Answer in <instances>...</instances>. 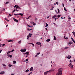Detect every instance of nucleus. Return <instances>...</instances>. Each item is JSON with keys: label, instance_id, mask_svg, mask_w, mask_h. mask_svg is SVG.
<instances>
[{"label": "nucleus", "instance_id": "680f3d73", "mask_svg": "<svg viewBox=\"0 0 75 75\" xmlns=\"http://www.w3.org/2000/svg\"><path fill=\"white\" fill-rule=\"evenodd\" d=\"M45 29L46 30H48V29H47V28H45Z\"/></svg>", "mask_w": 75, "mask_h": 75}, {"label": "nucleus", "instance_id": "0eeeda50", "mask_svg": "<svg viewBox=\"0 0 75 75\" xmlns=\"http://www.w3.org/2000/svg\"><path fill=\"white\" fill-rule=\"evenodd\" d=\"M67 58H68V59H71V55H69L68 56H67Z\"/></svg>", "mask_w": 75, "mask_h": 75}, {"label": "nucleus", "instance_id": "8fccbe9b", "mask_svg": "<svg viewBox=\"0 0 75 75\" xmlns=\"http://www.w3.org/2000/svg\"><path fill=\"white\" fill-rule=\"evenodd\" d=\"M36 25V23H33V25Z\"/></svg>", "mask_w": 75, "mask_h": 75}, {"label": "nucleus", "instance_id": "72a5a7b5", "mask_svg": "<svg viewBox=\"0 0 75 75\" xmlns=\"http://www.w3.org/2000/svg\"><path fill=\"white\" fill-rule=\"evenodd\" d=\"M52 8L50 9V10H53V9L54 8V7H52Z\"/></svg>", "mask_w": 75, "mask_h": 75}, {"label": "nucleus", "instance_id": "7ed1b4c3", "mask_svg": "<svg viewBox=\"0 0 75 75\" xmlns=\"http://www.w3.org/2000/svg\"><path fill=\"white\" fill-rule=\"evenodd\" d=\"M31 35H32V34L29 33V34L28 35L27 40H29L30 39V38H31Z\"/></svg>", "mask_w": 75, "mask_h": 75}, {"label": "nucleus", "instance_id": "2eb2a0df", "mask_svg": "<svg viewBox=\"0 0 75 75\" xmlns=\"http://www.w3.org/2000/svg\"><path fill=\"white\" fill-rule=\"evenodd\" d=\"M57 17V16L54 15V16L52 17V18H55L56 17Z\"/></svg>", "mask_w": 75, "mask_h": 75}, {"label": "nucleus", "instance_id": "473e14b6", "mask_svg": "<svg viewBox=\"0 0 75 75\" xmlns=\"http://www.w3.org/2000/svg\"><path fill=\"white\" fill-rule=\"evenodd\" d=\"M64 49H67V48H69V47H65L64 48Z\"/></svg>", "mask_w": 75, "mask_h": 75}, {"label": "nucleus", "instance_id": "20e7f679", "mask_svg": "<svg viewBox=\"0 0 75 75\" xmlns=\"http://www.w3.org/2000/svg\"><path fill=\"white\" fill-rule=\"evenodd\" d=\"M37 45H40V47H41L42 46V45H41V43L40 42H37L36 43Z\"/></svg>", "mask_w": 75, "mask_h": 75}, {"label": "nucleus", "instance_id": "39448f33", "mask_svg": "<svg viewBox=\"0 0 75 75\" xmlns=\"http://www.w3.org/2000/svg\"><path fill=\"white\" fill-rule=\"evenodd\" d=\"M69 67H70V68H73V65H72V64L71 63H70L69 65Z\"/></svg>", "mask_w": 75, "mask_h": 75}, {"label": "nucleus", "instance_id": "c756f323", "mask_svg": "<svg viewBox=\"0 0 75 75\" xmlns=\"http://www.w3.org/2000/svg\"><path fill=\"white\" fill-rule=\"evenodd\" d=\"M29 71V70H28V69H27L25 71V72H28Z\"/></svg>", "mask_w": 75, "mask_h": 75}, {"label": "nucleus", "instance_id": "c03bdc74", "mask_svg": "<svg viewBox=\"0 0 75 75\" xmlns=\"http://www.w3.org/2000/svg\"><path fill=\"white\" fill-rule=\"evenodd\" d=\"M68 19L69 20H71V18L69 17V18H68Z\"/></svg>", "mask_w": 75, "mask_h": 75}, {"label": "nucleus", "instance_id": "f03ea898", "mask_svg": "<svg viewBox=\"0 0 75 75\" xmlns=\"http://www.w3.org/2000/svg\"><path fill=\"white\" fill-rule=\"evenodd\" d=\"M29 54L30 52H27L23 53L24 55H26V56H28V55H29Z\"/></svg>", "mask_w": 75, "mask_h": 75}, {"label": "nucleus", "instance_id": "69168bd1", "mask_svg": "<svg viewBox=\"0 0 75 75\" xmlns=\"http://www.w3.org/2000/svg\"><path fill=\"white\" fill-rule=\"evenodd\" d=\"M55 11L56 12V13H57V10H55Z\"/></svg>", "mask_w": 75, "mask_h": 75}, {"label": "nucleus", "instance_id": "ea45409f", "mask_svg": "<svg viewBox=\"0 0 75 75\" xmlns=\"http://www.w3.org/2000/svg\"><path fill=\"white\" fill-rule=\"evenodd\" d=\"M14 51H15L13 49L11 51V52H13Z\"/></svg>", "mask_w": 75, "mask_h": 75}, {"label": "nucleus", "instance_id": "4468645a", "mask_svg": "<svg viewBox=\"0 0 75 75\" xmlns=\"http://www.w3.org/2000/svg\"><path fill=\"white\" fill-rule=\"evenodd\" d=\"M71 39L72 40V41H73V42H74V43H75V40H74V39H73V38H71Z\"/></svg>", "mask_w": 75, "mask_h": 75}, {"label": "nucleus", "instance_id": "79ce46f5", "mask_svg": "<svg viewBox=\"0 0 75 75\" xmlns=\"http://www.w3.org/2000/svg\"><path fill=\"white\" fill-rule=\"evenodd\" d=\"M30 17H31V16H29L28 18H27V19H29V18H30Z\"/></svg>", "mask_w": 75, "mask_h": 75}, {"label": "nucleus", "instance_id": "774afa93", "mask_svg": "<svg viewBox=\"0 0 75 75\" xmlns=\"http://www.w3.org/2000/svg\"><path fill=\"white\" fill-rule=\"evenodd\" d=\"M16 11H18V10H16Z\"/></svg>", "mask_w": 75, "mask_h": 75}, {"label": "nucleus", "instance_id": "cd10ccee", "mask_svg": "<svg viewBox=\"0 0 75 75\" xmlns=\"http://www.w3.org/2000/svg\"><path fill=\"white\" fill-rule=\"evenodd\" d=\"M60 16H61V15H57V17H58V18H59V17H60Z\"/></svg>", "mask_w": 75, "mask_h": 75}, {"label": "nucleus", "instance_id": "5fc2aeb1", "mask_svg": "<svg viewBox=\"0 0 75 75\" xmlns=\"http://www.w3.org/2000/svg\"><path fill=\"white\" fill-rule=\"evenodd\" d=\"M15 10L16 9H14V10L13 11V12H14V11H16Z\"/></svg>", "mask_w": 75, "mask_h": 75}, {"label": "nucleus", "instance_id": "0e129e2a", "mask_svg": "<svg viewBox=\"0 0 75 75\" xmlns=\"http://www.w3.org/2000/svg\"><path fill=\"white\" fill-rule=\"evenodd\" d=\"M64 38H65V36H64Z\"/></svg>", "mask_w": 75, "mask_h": 75}, {"label": "nucleus", "instance_id": "f3484780", "mask_svg": "<svg viewBox=\"0 0 75 75\" xmlns=\"http://www.w3.org/2000/svg\"><path fill=\"white\" fill-rule=\"evenodd\" d=\"M21 40H20V41H18V44H21Z\"/></svg>", "mask_w": 75, "mask_h": 75}, {"label": "nucleus", "instance_id": "6e6552de", "mask_svg": "<svg viewBox=\"0 0 75 75\" xmlns=\"http://www.w3.org/2000/svg\"><path fill=\"white\" fill-rule=\"evenodd\" d=\"M13 20H14V21H15L16 22H18V20L15 19V18H13Z\"/></svg>", "mask_w": 75, "mask_h": 75}, {"label": "nucleus", "instance_id": "de8ad7c7", "mask_svg": "<svg viewBox=\"0 0 75 75\" xmlns=\"http://www.w3.org/2000/svg\"><path fill=\"white\" fill-rule=\"evenodd\" d=\"M62 5H63V7H64L65 5H64V4L63 3L62 4Z\"/></svg>", "mask_w": 75, "mask_h": 75}, {"label": "nucleus", "instance_id": "f257e3e1", "mask_svg": "<svg viewBox=\"0 0 75 75\" xmlns=\"http://www.w3.org/2000/svg\"><path fill=\"white\" fill-rule=\"evenodd\" d=\"M62 75V69L60 68L59 69V71L57 73L56 75Z\"/></svg>", "mask_w": 75, "mask_h": 75}, {"label": "nucleus", "instance_id": "09e8293b", "mask_svg": "<svg viewBox=\"0 0 75 75\" xmlns=\"http://www.w3.org/2000/svg\"><path fill=\"white\" fill-rule=\"evenodd\" d=\"M5 45V44H4L2 45V47H4Z\"/></svg>", "mask_w": 75, "mask_h": 75}, {"label": "nucleus", "instance_id": "5701e85b", "mask_svg": "<svg viewBox=\"0 0 75 75\" xmlns=\"http://www.w3.org/2000/svg\"><path fill=\"white\" fill-rule=\"evenodd\" d=\"M12 66H13V65L11 64H9V67H12Z\"/></svg>", "mask_w": 75, "mask_h": 75}, {"label": "nucleus", "instance_id": "338daca9", "mask_svg": "<svg viewBox=\"0 0 75 75\" xmlns=\"http://www.w3.org/2000/svg\"><path fill=\"white\" fill-rule=\"evenodd\" d=\"M47 18H50V17L49 16H48L47 17Z\"/></svg>", "mask_w": 75, "mask_h": 75}, {"label": "nucleus", "instance_id": "58836bf2", "mask_svg": "<svg viewBox=\"0 0 75 75\" xmlns=\"http://www.w3.org/2000/svg\"><path fill=\"white\" fill-rule=\"evenodd\" d=\"M20 51L22 52H23V50L21 49Z\"/></svg>", "mask_w": 75, "mask_h": 75}, {"label": "nucleus", "instance_id": "13d9d810", "mask_svg": "<svg viewBox=\"0 0 75 75\" xmlns=\"http://www.w3.org/2000/svg\"><path fill=\"white\" fill-rule=\"evenodd\" d=\"M28 27H31V26H30V25H28Z\"/></svg>", "mask_w": 75, "mask_h": 75}, {"label": "nucleus", "instance_id": "c85d7f7f", "mask_svg": "<svg viewBox=\"0 0 75 75\" xmlns=\"http://www.w3.org/2000/svg\"><path fill=\"white\" fill-rule=\"evenodd\" d=\"M16 8H20V9L21 8L20 7L18 6H17V7H16Z\"/></svg>", "mask_w": 75, "mask_h": 75}, {"label": "nucleus", "instance_id": "4c0bfd02", "mask_svg": "<svg viewBox=\"0 0 75 75\" xmlns=\"http://www.w3.org/2000/svg\"><path fill=\"white\" fill-rule=\"evenodd\" d=\"M57 19H58V18H54V21H56V20H57Z\"/></svg>", "mask_w": 75, "mask_h": 75}, {"label": "nucleus", "instance_id": "864d4df0", "mask_svg": "<svg viewBox=\"0 0 75 75\" xmlns=\"http://www.w3.org/2000/svg\"><path fill=\"white\" fill-rule=\"evenodd\" d=\"M69 44H71V43H70V42H69Z\"/></svg>", "mask_w": 75, "mask_h": 75}, {"label": "nucleus", "instance_id": "052dcab7", "mask_svg": "<svg viewBox=\"0 0 75 75\" xmlns=\"http://www.w3.org/2000/svg\"><path fill=\"white\" fill-rule=\"evenodd\" d=\"M8 27V25H6V27Z\"/></svg>", "mask_w": 75, "mask_h": 75}, {"label": "nucleus", "instance_id": "e2e57ef3", "mask_svg": "<svg viewBox=\"0 0 75 75\" xmlns=\"http://www.w3.org/2000/svg\"><path fill=\"white\" fill-rule=\"evenodd\" d=\"M9 16H11V14H9Z\"/></svg>", "mask_w": 75, "mask_h": 75}, {"label": "nucleus", "instance_id": "37998d69", "mask_svg": "<svg viewBox=\"0 0 75 75\" xmlns=\"http://www.w3.org/2000/svg\"><path fill=\"white\" fill-rule=\"evenodd\" d=\"M57 10H58V13H59V9L58 8Z\"/></svg>", "mask_w": 75, "mask_h": 75}, {"label": "nucleus", "instance_id": "4d7b16f0", "mask_svg": "<svg viewBox=\"0 0 75 75\" xmlns=\"http://www.w3.org/2000/svg\"><path fill=\"white\" fill-rule=\"evenodd\" d=\"M65 39H68V38H65Z\"/></svg>", "mask_w": 75, "mask_h": 75}, {"label": "nucleus", "instance_id": "bf43d9fd", "mask_svg": "<svg viewBox=\"0 0 75 75\" xmlns=\"http://www.w3.org/2000/svg\"><path fill=\"white\" fill-rule=\"evenodd\" d=\"M2 51V50H0V53H1V52Z\"/></svg>", "mask_w": 75, "mask_h": 75}, {"label": "nucleus", "instance_id": "393cba45", "mask_svg": "<svg viewBox=\"0 0 75 75\" xmlns=\"http://www.w3.org/2000/svg\"><path fill=\"white\" fill-rule=\"evenodd\" d=\"M10 52H11V51H9L8 52H7V54H8L10 53Z\"/></svg>", "mask_w": 75, "mask_h": 75}, {"label": "nucleus", "instance_id": "e433bc0d", "mask_svg": "<svg viewBox=\"0 0 75 75\" xmlns=\"http://www.w3.org/2000/svg\"><path fill=\"white\" fill-rule=\"evenodd\" d=\"M17 5H15V6H13V7L14 8H17Z\"/></svg>", "mask_w": 75, "mask_h": 75}, {"label": "nucleus", "instance_id": "603ef678", "mask_svg": "<svg viewBox=\"0 0 75 75\" xmlns=\"http://www.w3.org/2000/svg\"><path fill=\"white\" fill-rule=\"evenodd\" d=\"M8 3H9L8 2H6V4H8Z\"/></svg>", "mask_w": 75, "mask_h": 75}, {"label": "nucleus", "instance_id": "9b49d317", "mask_svg": "<svg viewBox=\"0 0 75 75\" xmlns=\"http://www.w3.org/2000/svg\"><path fill=\"white\" fill-rule=\"evenodd\" d=\"M28 44H32V45L33 46V47H34V44L33 43H28Z\"/></svg>", "mask_w": 75, "mask_h": 75}, {"label": "nucleus", "instance_id": "4be33fe9", "mask_svg": "<svg viewBox=\"0 0 75 75\" xmlns=\"http://www.w3.org/2000/svg\"><path fill=\"white\" fill-rule=\"evenodd\" d=\"M64 11H67V9H66L65 7H64Z\"/></svg>", "mask_w": 75, "mask_h": 75}, {"label": "nucleus", "instance_id": "6e6d98bb", "mask_svg": "<svg viewBox=\"0 0 75 75\" xmlns=\"http://www.w3.org/2000/svg\"><path fill=\"white\" fill-rule=\"evenodd\" d=\"M56 4H57V5H58V3L57 2H56Z\"/></svg>", "mask_w": 75, "mask_h": 75}, {"label": "nucleus", "instance_id": "b1692460", "mask_svg": "<svg viewBox=\"0 0 75 75\" xmlns=\"http://www.w3.org/2000/svg\"><path fill=\"white\" fill-rule=\"evenodd\" d=\"M2 65L4 68H5V67H6V65L5 64H2Z\"/></svg>", "mask_w": 75, "mask_h": 75}, {"label": "nucleus", "instance_id": "a211bd4d", "mask_svg": "<svg viewBox=\"0 0 75 75\" xmlns=\"http://www.w3.org/2000/svg\"><path fill=\"white\" fill-rule=\"evenodd\" d=\"M26 50H27L26 49H24L23 50V52H25Z\"/></svg>", "mask_w": 75, "mask_h": 75}, {"label": "nucleus", "instance_id": "ddd939ff", "mask_svg": "<svg viewBox=\"0 0 75 75\" xmlns=\"http://www.w3.org/2000/svg\"><path fill=\"white\" fill-rule=\"evenodd\" d=\"M7 41H8V42H13V40H7Z\"/></svg>", "mask_w": 75, "mask_h": 75}, {"label": "nucleus", "instance_id": "49530a36", "mask_svg": "<svg viewBox=\"0 0 75 75\" xmlns=\"http://www.w3.org/2000/svg\"><path fill=\"white\" fill-rule=\"evenodd\" d=\"M39 54H40V52H39V53H38L37 54V55H39Z\"/></svg>", "mask_w": 75, "mask_h": 75}, {"label": "nucleus", "instance_id": "dca6fc26", "mask_svg": "<svg viewBox=\"0 0 75 75\" xmlns=\"http://www.w3.org/2000/svg\"><path fill=\"white\" fill-rule=\"evenodd\" d=\"M50 39H48L46 40L47 42H49V41H50Z\"/></svg>", "mask_w": 75, "mask_h": 75}, {"label": "nucleus", "instance_id": "3c124183", "mask_svg": "<svg viewBox=\"0 0 75 75\" xmlns=\"http://www.w3.org/2000/svg\"><path fill=\"white\" fill-rule=\"evenodd\" d=\"M38 55L37 54L36 55H35V57H37Z\"/></svg>", "mask_w": 75, "mask_h": 75}, {"label": "nucleus", "instance_id": "bb28decb", "mask_svg": "<svg viewBox=\"0 0 75 75\" xmlns=\"http://www.w3.org/2000/svg\"><path fill=\"white\" fill-rule=\"evenodd\" d=\"M5 20H6V21H8H8H10L9 20H7V18H5Z\"/></svg>", "mask_w": 75, "mask_h": 75}, {"label": "nucleus", "instance_id": "a18cd8bd", "mask_svg": "<svg viewBox=\"0 0 75 75\" xmlns=\"http://www.w3.org/2000/svg\"><path fill=\"white\" fill-rule=\"evenodd\" d=\"M25 61H28V59H25Z\"/></svg>", "mask_w": 75, "mask_h": 75}, {"label": "nucleus", "instance_id": "2f4dec72", "mask_svg": "<svg viewBox=\"0 0 75 75\" xmlns=\"http://www.w3.org/2000/svg\"><path fill=\"white\" fill-rule=\"evenodd\" d=\"M14 16H18L19 15V14H16L15 13H14Z\"/></svg>", "mask_w": 75, "mask_h": 75}, {"label": "nucleus", "instance_id": "6ab92c4d", "mask_svg": "<svg viewBox=\"0 0 75 75\" xmlns=\"http://www.w3.org/2000/svg\"><path fill=\"white\" fill-rule=\"evenodd\" d=\"M54 40H57V38H56V37H55V36H54Z\"/></svg>", "mask_w": 75, "mask_h": 75}, {"label": "nucleus", "instance_id": "1a4fd4ad", "mask_svg": "<svg viewBox=\"0 0 75 75\" xmlns=\"http://www.w3.org/2000/svg\"><path fill=\"white\" fill-rule=\"evenodd\" d=\"M7 56L8 57H10V58H12V55L10 54H8Z\"/></svg>", "mask_w": 75, "mask_h": 75}, {"label": "nucleus", "instance_id": "423d86ee", "mask_svg": "<svg viewBox=\"0 0 75 75\" xmlns=\"http://www.w3.org/2000/svg\"><path fill=\"white\" fill-rule=\"evenodd\" d=\"M50 71H51V70H50L48 71H47L45 72V73H44V75H47V73H48V72H50Z\"/></svg>", "mask_w": 75, "mask_h": 75}, {"label": "nucleus", "instance_id": "7c9ffc66", "mask_svg": "<svg viewBox=\"0 0 75 75\" xmlns=\"http://www.w3.org/2000/svg\"><path fill=\"white\" fill-rule=\"evenodd\" d=\"M30 23H31V24H33L34 22H30Z\"/></svg>", "mask_w": 75, "mask_h": 75}, {"label": "nucleus", "instance_id": "c9c22d12", "mask_svg": "<svg viewBox=\"0 0 75 75\" xmlns=\"http://www.w3.org/2000/svg\"><path fill=\"white\" fill-rule=\"evenodd\" d=\"M48 27V24L46 23V26H45V27Z\"/></svg>", "mask_w": 75, "mask_h": 75}, {"label": "nucleus", "instance_id": "a19ab883", "mask_svg": "<svg viewBox=\"0 0 75 75\" xmlns=\"http://www.w3.org/2000/svg\"><path fill=\"white\" fill-rule=\"evenodd\" d=\"M73 62V61H72V60H70V62L72 63Z\"/></svg>", "mask_w": 75, "mask_h": 75}, {"label": "nucleus", "instance_id": "aec40b11", "mask_svg": "<svg viewBox=\"0 0 75 75\" xmlns=\"http://www.w3.org/2000/svg\"><path fill=\"white\" fill-rule=\"evenodd\" d=\"M19 15H20V16H23V14L21 13H20L19 14Z\"/></svg>", "mask_w": 75, "mask_h": 75}, {"label": "nucleus", "instance_id": "f8f14e48", "mask_svg": "<svg viewBox=\"0 0 75 75\" xmlns=\"http://www.w3.org/2000/svg\"><path fill=\"white\" fill-rule=\"evenodd\" d=\"M5 74L4 71H1L0 72V74Z\"/></svg>", "mask_w": 75, "mask_h": 75}, {"label": "nucleus", "instance_id": "a878e982", "mask_svg": "<svg viewBox=\"0 0 75 75\" xmlns=\"http://www.w3.org/2000/svg\"><path fill=\"white\" fill-rule=\"evenodd\" d=\"M13 64H16V61H13Z\"/></svg>", "mask_w": 75, "mask_h": 75}, {"label": "nucleus", "instance_id": "412c9836", "mask_svg": "<svg viewBox=\"0 0 75 75\" xmlns=\"http://www.w3.org/2000/svg\"><path fill=\"white\" fill-rule=\"evenodd\" d=\"M72 33H73V35H74V37H75V32H74V31Z\"/></svg>", "mask_w": 75, "mask_h": 75}, {"label": "nucleus", "instance_id": "f704fd0d", "mask_svg": "<svg viewBox=\"0 0 75 75\" xmlns=\"http://www.w3.org/2000/svg\"><path fill=\"white\" fill-rule=\"evenodd\" d=\"M28 31H31V30H32V29H28Z\"/></svg>", "mask_w": 75, "mask_h": 75}, {"label": "nucleus", "instance_id": "9d476101", "mask_svg": "<svg viewBox=\"0 0 75 75\" xmlns=\"http://www.w3.org/2000/svg\"><path fill=\"white\" fill-rule=\"evenodd\" d=\"M33 67H32L30 69V71H33Z\"/></svg>", "mask_w": 75, "mask_h": 75}]
</instances>
